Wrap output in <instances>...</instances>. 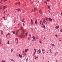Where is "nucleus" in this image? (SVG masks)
<instances>
[{"label":"nucleus","mask_w":62,"mask_h":62,"mask_svg":"<svg viewBox=\"0 0 62 62\" xmlns=\"http://www.w3.org/2000/svg\"><path fill=\"white\" fill-rule=\"evenodd\" d=\"M7 6H3V9H2V10H5V8H7Z\"/></svg>","instance_id":"nucleus-1"},{"label":"nucleus","mask_w":62,"mask_h":62,"mask_svg":"<svg viewBox=\"0 0 62 62\" xmlns=\"http://www.w3.org/2000/svg\"><path fill=\"white\" fill-rule=\"evenodd\" d=\"M48 21H49L50 22H52L53 20H52V19H51V18H48Z\"/></svg>","instance_id":"nucleus-2"},{"label":"nucleus","mask_w":62,"mask_h":62,"mask_svg":"<svg viewBox=\"0 0 62 62\" xmlns=\"http://www.w3.org/2000/svg\"><path fill=\"white\" fill-rule=\"evenodd\" d=\"M22 21L23 23H25V18H24L23 20H22Z\"/></svg>","instance_id":"nucleus-3"},{"label":"nucleus","mask_w":62,"mask_h":62,"mask_svg":"<svg viewBox=\"0 0 62 62\" xmlns=\"http://www.w3.org/2000/svg\"><path fill=\"white\" fill-rule=\"evenodd\" d=\"M31 25H32L33 24V19H31Z\"/></svg>","instance_id":"nucleus-4"},{"label":"nucleus","mask_w":62,"mask_h":62,"mask_svg":"<svg viewBox=\"0 0 62 62\" xmlns=\"http://www.w3.org/2000/svg\"><path fill=\"white\" fill-rule=\"evenodd\" d=\"M43 22H44V23H46V21H45V18L44 19V20H43Z\"/></svg>","instance_id":"nucleus-5"},{"label":"nucleus","mask_w":62,"mask_h":62,"mask_svg":"<svg viewBox=\"0 0 62 62\" xmlns=\"http://www.w3.org/2000/svg\"><path fill=\"white\" fill-rule=\"evenodd\" d=\"M37 23H38V21L37 20H35V23L36 24H37Z\"/></svg>","instance_id":"nucleus-6"},{"label":"nucleus","mask_w":62,"mask_h":62,"mask_svg":"<svg viewBox=\"0 0 62 62\" xmlns=\"http://www.w3.org/2000/svg\"><path fill=\"white\" fill-rule=\"evenodd\" d=\"M39 12L40 13V14H41L42 13V12H41V10H40L39 11Z\"/></svg>","instance_id":"nucleus-7"},{"label":"nucleus","mask_w":62,"mask_h":62,"mask_svg":"<svg viewBox=\"0 0 62 62\" xmlns=\"http://www.w3.org/2000/svg\"><path fill=\"white\" fill-rule=\"evenodd\" d=\"M19 56L20 57V58H22V55H21L20 54H19Z\"/></svg>","instance_id":"nucleus-8"},{"label":"nucleus","mask_w":62,"mask_h":62,"mask_svg":"<svg viewBox=\"0 0 62 62\" xmlns=\"http://www.w3.org/2000/svg\"><path fill=\"white\" fill-rule=\"evenodd\" d=\"M39 54H40L41 53V51H40V49H39Z\"/></svg>","instance_id":"nucleus-9"},{"label":"nucleus","mask_w":62,"mask_h":62,"mask_svg":"<svg viewBox=\"0 0 62 62\" xmlns=\"http://www.w3.org/2000/svg\"><path fill=\"white\" fill-rule=\"evenodd\" d=\"M1 34L2 35H3V31L2 30H1Z\"/></svg>","instance_id":"nucleus-10"},{"label":"nucleus","mask_w":62,"mask_h":62,"mask_svg":"<svg viewBox=\"0 0 62 62\" xmlns=\"http://www.w3.org/2000/svg\"><path fill=\"white\" fill-rule=\"evenodd\" d=\"M27 51H28V49H27L25 50V52H27Z\"/></svg>","instance_id":"nucleus-11"},{"label":"nucleus","mask_w":62,"mask_h":62,"mask_svg":"<svg viewBox=\"0 0 62 62\" xmlns=\"http://www.w3.org/2000/svg\"><path fill=\"white\" fill-rule=\"evenodd\" d=\"M36 10H37V9H36L35 8H34V12H36Z\"/></svg>","instance_id":"nucleus-12"},{"label":"nucleus","mask_w":62,"mask_h":62,"mask_svg":"<svg viewBox=\"0 0 62 62\" xmlns=\"http://www.w3.org/2000/svg\"><path fill=\"white\" fill-rule=\"evenodd\" d=\"M43 27L44 29H45V25H44L43 26Z\"/></svg>","instance_id":"nucleus-13"},{"label":"nucleus","mask_w":62,"mask_h":62,"mask_svg":"<svg viewBox=\"0 0 62 62\" xmlns=\"http://www.w3.org/2000/svg\"><path fill=\"white\" fill-rule=\"evenodd\" d=\"M13 51V49H12L11 50V53H12Z\"/></svg>","instance_id":"nucleus-14"},{"label":"nucleus","mask_w":62,"mask_h":62,"mask_svg":"<svg viewBox=\"0 0 62 62\" xmlns=\"http://www.w3.org/2000/svg\"><path fill=\"white\" fill-rule=\"evenodd\" d=\"M48 8L49 9H50V6H48Z\"/></svg>","instance_id":"nucleus-15"},{"label":"nucleus","mask_w":62,"mask_h":62,"mask_svg":"<svg viewBox=\"0 0 62 62\" xmlns=\"http://www.w3.org/2000/svg\"><path fill=\"white\" fill-rule=\"evenodd\" d=\"M32 39H35V37H34V36H33L32 37Z\"/></svg>","instance_id":"nucleus-16"},{"label":"nucleus","mask_w":62,"mask_h":62,"mask_svg":"<svg viewBox=\"0 0 62 62\" xmlns=\"http://www.w3.org/2000/svg\"><path fill=\"white\" fill-rule=\"evenodd\" d=\"M56 28L57 29L58 28H59V26H56Z\"/></svg>","instance_id":"nucleus-17"},{"label":"nucleus","mask_w":62,"mask_h":62,"mask_svg":"<svg viewBox=\"0 0 62 62\" xmlns=\"http://www.w3.org/2000/svg\"><path fill=\"white\" fill-rule=\"evenodd\" d=\"M2 6H0V9H2Z\"/></svg>","instance_id":"nucleus-18"},{"label":"nucleus","mask_w":62,"mask_h":62,"mask_svg":"<svg viewBox=\"0 0 62 62\" xmlns=\"http://www.w3.org/2000/svg\"><path fill=\"white\" fill-rule=\"evenodd\" d=\"M20 2H19L18 3H16V4L17 5H19L20 4Z\"/></svg>","instance_id":"nucleus-19"},{"label":"nucleus","mask_w":62,"mask_h":62,"mask_svg":"<svg viewBox=\"0 0 62 62\" xmlns=\"http://www.w3.org/2000/svg\"><path fill=\"white\" fill-rule=\"evenodd\" d=\"M43 22H42V20H41L40 22V24H41V23H42Z\"/></svg>","instance_id":"nucleus-20"},{"label":"nucleus","mask_w":62,"mask_h":62,"mask_svg":"<svg viewBox=\"0 0 62 62\" xmlns=\"http://www.w3.org/2000/svg\"><path fill=\"white\" fill-rule=\"evenodd\" d=\"M2 62H6V61L5 60H2Z\"/></svg>","instance_id":"nucleus-21"},{"label":"nucleus","mask_w":62,"mask_h":62,"mask_svg":"<svg viewBox=\"0 0 62 62\" xmlns=\"http://www.w3.org/2000/svg\"><path fill=\"white\" fill-rule=\"evenodd\" d=\"M12 33L13 34H15V32L14 31H13Z\"/></svg>","instance_id":"nucleus-22"},{"label":"nucleus","mask_w":62,"mask_h":62,"mask_svg":"<svg viewBox=\"0 0 62 62\" xmlns=\"http://www.w3.org/2000/svg\"><path fill=\"white\" fill-rule=\"evenodd\" d=\"M9 41H8L7 44H9Z\"/></svg>","instance_id":"nucleus-23"},{"label":"nucleus","mask_w":62,"mask_h":62,"mask_svg":"<svg viewBox=\"0 0 62 62\" xmlns=\"http://www.w3.org/2000/svg\"><path fill=\"white\" fill-rule=\"evenodd\" d=\"M3 18L4 20H7V19H5V17H4Z\"/></svg>","instance_id":"nucleus-24"},{"label":"nucleus","mask_w":62,"mask_h":62,"mask_svg":"<svg viewBox=\"0 0 62 62\" xmlns=\"http://www.w3.org/2000/svg\"><path fill=\"white\" fill-rule=\"evenodd\" d=\"M7 35H9V36H10L11 35L9 33H8V34H7Z\"/></svg>","instance_id":"nucleus-25"},{"label":"nucleus","mask_w":62,"mask_h":62,"mask_svg":"<svg viewBox=\"0 0 62 62\" xmlns=\"http://www.w3.org/2000/svg\"><path fill=\"white\" fill-rule=\"evenodd\" d=\"M27 61H28V58H27V59H26V62Z\"/></svg>","instance_id":"nucleus-26"},{"label":"nucleus","mask_w":62,"mask_h":62,"mask_svg":"<svg viewBox=\"0 0 62 62\" xmlns=\"http://www.w3.org/2000/svg\"><path fill=\"white\" fill-rule=\"evenodd\" d=\"M45 3H46V4H47V2L46 1H45Z\"/></svg>","instance_id":"nucleus-27"},{"label":"nucleus","mask_w":62,"mask_h":62,"mask_svg":"<svg viewBox=\"0 0 62 62\" xmlns=\"http://www.w3.org/2000/svg\"><path fill=\"white\" fill-rule=\"evenodd\" d=\"M18 11H21V9H19L18 10Z\"/></svg>","instance_id":"nucleus-28"},{"label":"nucleus","mask_w":62,"mask_h":62,"mask_svg":"<svg viewBox=\"0 0 62 62\" xmlns=\"http://www.w3.org/2000/svg\"><path fill=\"white\" fill-rule=\"evenodd\" d=\"M48 20V18L46 17V21H48V20Z\"/></svg>","instance_id":"nucleus-29"},{"label":"nucleus","mask_w":62,"mask_h":62,"mask_svg":"<svg viewBox=\"0 0 62 62\" xmlns=\"http://www.w3.org/2000/svg\"><path fill=\"white\" fill-rule=\"evenodd\" d=\"M36 39H39V37H36Z\"/></svg>","instance_id":"nucleus-30"},{"label":"nucleus","mask_w":62,"mask_h":62,"mask_svg":"<svg viewBox=\"0 0 62 62\" xmlns=\"http://www.w3.org/2000/svg\"><path fill=\"white\" fill-rule=\"evenodd\" d=\"M31 39V37H30V38H28V40H29Z\"/></svg>","instance_id":"nucleus-31"},{"label":"nucleus","mask_w":62,"mask_h":62,"mask_svg":"<svg viewBox=\"0 0 62 62\" xmlns=\"http://www.w3.org/2000/svg\"><path fill=\"white\" fill-rule=\"evenodd\" d=\"M35 40H36V39H33L32 40V41H34Z\"/></svg>","instance_id":"nucleus-32"},{"label":"nucleus","mask_w":62,"mask_h":62,"mask_svg":"<svg viewBox=\"0 0 62 62\" xmlns=\"http://www.w3.org/2000/svg\"><path fill=\"white\" fill-rule=\"evenodd\" d=\"M34 11V10L32 9L31 11V12H33Z\"/></svg>","instance_id":"nucleus-33"},{"label":"nucleus","mask_w":62,"mask_h":62,"mask_svg":"<svg viewBox=\"0 0 62 62\" xmlns=\"http://www.w3.org/2000/svg\"><path fill=\"white\" fill-rule=\"evenodd\" d=\"M60 32H62V29L60 30Z\"/></svg>","instance_id":"nucleus-34"},{"label":"nucleus","mask_w":62,"mask_h":62,"mask_svg":"<svg viewBox=\"0 0 62 62\" xmlns=\"http://www.w3.org/2000/svg\"><path fill=\"white\" fill-rule=\"evenodd\" d=\"M8 0H4V2H6V1H7Z\"/></svg>","instance_id":"nucleus-35"},{"label":"nucleus","mask_w":62,"mask_h":62,"mask_svg":"<svg viewBox=\"0 0 62 62\" xmlns=\"http://www.w3.org/2000/svg\"><path fill=\"white\" fill-rule=\"evenodd\" d=\"M15 39V40H17V38H16Z\"/></svg>","instance_id":"nucleus-36"},{"label":"nucleus","mask_w":62,"mask_h":62,"mask_svg":"<svg viewBox=\"0 0 62 62\" xmlns=\"http://www.w3.org/2000/svg\"><path fill=\"white\" fill-rule=\"evenodd\" d=\"M57 36H58L57 35H55L56 37H57Z\"/></svg>","instance_id":"nucleus-37"},{"label":"nucleus","mask_w":62,"mask_h":62,"mask_svg":"<svg viewBox=\"0 0 62 62\" xmlns=\"http://www.w3.org/2000/svg\"><path fill=\"white\" fill-rule=\"evenodd\" d=\"M23 52L24 54V51H23Z\"/></svg>","instance_id":"nucleus-38"},{"label":"nucleus","mask_w":62,"mask_h":62,"mask_svg":"<svg viewBox=\"0 0 62 62\" xmlns=\"http://www.w3.org/2000/svg\"><path fill=\"white\" fill-rule=\"evenodd\" d=\"M42 23V25H43V22Z\"/></svg>","instance_id":"nucleus-39"},{"label":"nucleus","mask_w":62,"mask_h":62,"mask_svg":"<svg viewBox=\"0 0 62 62\" xmlns=\"http://www.w3.org/2000/svg\"><path fill=\"white\" fill-rule=\"evenodd\" d=\"M52 45L53 46H54V44H52Z\"/></svg>","instance_id":"nucleus-40"},{"label":"nucleus","mask_w":62,"mask_h":62,"mask_svg":"<svg viewBox=\"0 0 62 62\" xmlns=\"http://www.w3.org/2000/svg\"><path fill=\"white\" fill-rule=\"evenodd\" d=\"M51 51H52V50H51V49H50V53H51Z\"/></svg>","instance_id":"nucleus-41"},{"label":"nucleus","mask_w":62,"mask_h":62,"mask_svg":"<svg viewBox=\"0 0 62 62\" xmlns=\"http://www.w3.org/2000/svg\"><path fill=\"white\" fill-rule=\"evenodd\" d=\"M8 34L6 35V37H7V36H8Z\"/></svg>","instance_id":"nucleus-42"},{"label":"nucleus","mask_w":62,"mask_h":62,"mask_svg":"<svg viewBox=\"0 0 62 62\" xmlns=\"http://www.w3.org/2000/svg\"><path fill=\"white\" fill-rule=\"evenodd\" d=\"M10 60L11 61H12V60H13V59H10Z\"/></svg>","instance_id":"nucleus-43"},{"label":"nucleus","mask_w":62,"mask_h":62,"mask_svg":"<svg viewBox=\"0 0 62 62\" xmlns=\"http://www.w3.org/2000/svg\"><path fill=\"white\" fill-rule=\"evenodd\" d=\"M31 30H32V31H33V28H31Z\"/></svg>","instance_id":"nucleus-44"},{"label":"nucleus","mask_w":62,"mask_h":62,"mask_svg":"<svg viewBox=\"0 0 62 62\" xmlns=\"http://www.w3.org/2000/svg\"><path fill=\"white\" fill-rule=\"evenodd\" d=\"M17 27H15V28H17Z\"/></svg>","instance_id":"nucleus-45"},{"label":"nucleus","mask_w":62,"mask_h":62,"mask_svg":"<svg viewBox=\"0 0 62 62\" xmlns=\"http://www.w3.org/2000/svg\"><path fill=\"white\" fill-rule=\"evenodd\" d=\"M39 42H40V43H42L41 41H39Z\"/></svg>","instance_id":"nucleus-46"},{"label":"nucleus","mask_w":62,"mask_h":62,"mask_svg":"<svg viewBox=\"0 0 62 62\" xmlns=\"http://www.w3.org/2000/svg\"><path fill=\"white\" fill-rule=\"evenodd\" d=\"M29 36H30V37H31V35H30V34L29 35Z\"/></svg>","instance_id":"nucleus-47"},{"label":"nucleus","mask_w":62,"mask_h":62,"mask_svg":"<svg viewBox=\"0 0 62 62\" xmlns=\"http://www.w3.org/2000/svg\"><path fill=\"white\" fill-rule=\"evenodd\" d=\"M34 51H36V50L35 49H34Z\"/></svg>","instance_id":"nucleus-48"},{"label":"nucleus","mask_w":62,"mask_h":62,"mask_svg":"<svg viewBox=\"0 0 62 62\" xmlns=\"http://www.w3.org/2000/svg\"><path fill=\"white\" fill-rule=\"evenodd\" d=\"M44 51V49H42V52H43Z\"/></svg>","instance_id":"nucleus-49"},{"label":"nucleus","mask_w":62,"mask_h":62,"mask_svg":"<svg viewBox=\"0 0 62 62\" xmlns=\"http://www.w3.org/2000/svg\"><path fill=\"white\" fill-rule=\"evenodd\" d=\"M35 59H37V58H36V56L35 57Z\"/></svg>","instance_id":"nucleus-50"},{"label":"nucleus","mask_w":62,"mask_h":62,"mask_svg":"<svg viewBox=\"0 0 62 62\" xmlns=\"http://www.w3.org/2000/svg\"><path fill=\"white\" fill-rule=\"evenodd\" d=\"M47 1H48V2H49V1H50V0H47Z\"/></svg>","instance_id":"nucleus-51"},{"label":"nucleus","mask_w":62,"mask_h":62,"mask_svg":"<svg viewBox=\"0 0 62 62\" xmlns=\"http://www.w3.org/2000/svg\"><path fill=\"white\" fill-rule=\"evenodd\" d=\"M23 26H24V23H23Z\"/></svg>","instance_id":"nucleus-52"},{"label":"nucleus","mask_w":62,"mask_h":62,"mask_svg":"<svg viewBox=\"0 0 62 62\" xmlns=\"http://www.w3.org/2000/svg\"><path fill=\"white\" fill-rule=\"evenodd\" d=\"M26 36H27V33H26Z\"/></svg>","instance_id":"nucleus-53"},{"label":"nucleus","mask_w":62,"mask_h":62,"mask_svg":"<svg viewBox=\"0 0 62 62\" xmlns=\"http://www.w3.org/2000/svg\"><path fill=\"white\" fill-rule=\"evenodd\" d=\"M18 25H20V23H18Z\"/></svg>","instance_id":"nucleus-54"},{"label":"nucleus","mask_w":62,"mask_h":62,"mask_svg":"<svg viewBox=\"0 0 62 62\" xmlns=\"http://www.w3.org/2000/svg\"><path fill=\"white\" fill-rule=\"evenodd\" d=\"M46 25H47V23H46Z\"/></svg>","instance_id":"nucleus-55"},{"label":"nucleus","mask_w":62,"mask_h":62,"mask_svg":"<svg viewBox=\"0 0 62 62\" xmlns=\"http://www.w3.org/2000/svg\"><path fill=\"white\" fill-rule=\"evenodd\" d=\"M36 58H38V56H37V57H36Z\"/></svg>","instance_id":"nucleus-56"},{"label":"nucleus","mask_w":62,"mask_h":62,"mask_svg":"<svg viewBox=\"0 0 62 62\" xmlns=\"http://www.w3.org/2000/svg\"><path fill=\"white\" fill-rule=\"evenodd\" d=\"M61 15H62V13H61Z\"/></svg>","instance_id":"nucleus-57"},{"label":"nucleus","mask_w":62,"mask_h":62,"mask_svg":"<svg viewBox=\"0 0 62 62\" xmlns=\"http://www.w3.org/2000/svg\"><path fill=\"white\" fill-rule=\"evenodd\" d=\"M12 61H13V62H14V61L13 60Z\"/></svg>","instance_id":"nucleus-58"},{"label":"nucleus","mask_w":62,"mask_h":62,"mask_svg":"<svg viewBox=\"0 0 62 62\" xmlns=\"http://www.w3.org/2000/svg\"><path fill=\"white\" fill-rule=\"evenodd\" d=\"M24 54H25V55H26V54H25L24 53Z\"/></svg>","instance_id":"nucleus-59"},{"label":"nucleus","mask_w":62,"mask_h":62,"mask_svg":"<svg viewBox=\"0 0 62 62\" xmlns=\"http://www.w3.org/2000/svg\"><path fill=\"white\" fill-rule=\"evenodd\" d=\"M34 53H36V51H35V52Z\"/></svg>","instance_id":"nucleus-60"},{"label":"nucleus","mask_w":62,"mask_h":62,"mask_svg":"<svg viewBox=\"0 0 62 62\" xmlns=\"http://www.w3.org/2000/svg\"><path fill=\"white\" fill-rule=\"evenodd\" d=\"M16 10H18V9H16Z\"/></svg>","instance_id":"nucleus-61"},{"label":"nucleus","mask_w":62,"mask_h":62,"mask_svg":"<svg viewBox=\"0 0 62 62\" xmlns=\"http://www.w3.org/2000/svg\"><path fill=\"white\" fill-rule=\"evenodd\" d=\"M44 39H46L44 37Z\"/></svg>","instance_id":"nucleus-62"},{"label":"nucleus","mask_w":62,"mask_h":62,"mask_svg":"<svg viewBox=\"0 0 62 62\" xmlns=\"http://www.w3.org/2000/svg\"><path fill=\"white\" fill-rule=\"evenodd\" d=\"M6 12L5 11V12H4V13H5Z\"/></svg>","instance_id":"nucleus-63"},{"label":"nucleus","mask_w":62,"mask_h":62,"mask_svg":"<svg viewBox=\"0 0 62 62\" xmlns=\"http://www.w3.org/2000/svg\"><path fill=\"white\" fill-rule=\"evenodd\" d=\"M6 12L7 13V11H6Z\"/></svg>","instance_id":"nucleus-64"}]
</instances>
